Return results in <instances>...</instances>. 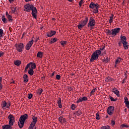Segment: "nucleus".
I'll use <instances>...</instances> for the list:
<instances>
[{
  "instance_id": "nucleus-1",
  "label": "nucleus",
  "mask_w": 129,
  "mask_h": 129,
  "mask_svg": "<svg viewBox=\"0 0 129 129\" xmlns=\"http://www.w3.org/2000/svg\"><path fill=\"white\" fill-rule=\"evenodd\" d=\"M101 54V51H100V50H97L95 51L92 54V55L90 58V62H93L94 61L98 60V57H99V55Z\"/></svg>"
},
{
  "instance_id": "nucleus-2",
  "label": "nucleus",
  "mask_w": 129,
  "mask_h": 129,
  "mask_svg": "<svg viewBox=\"0 0 129 129\" xmlns=\"http://www.w3.org/2000/svg\"><path fill=\"white\" fill-rule=\"evenodd\" d=\"M28 118V114H25L24 115H21L19 121L18 122V125L20 128H22L25 124V120Z\"/></svg>"
},
{
  "instance_id": "nucleus-3",
  "label": "nucleus",
  "mask_w": 129,
  "mask_h": 129,
  "mask_svg": "<svg viewBox=\"0 0 129 129\" xmlns=\"http://www.w3.org/2000/svg\"><path fill=\"white\" fill-rule=\"evenodd\" d=\"M99 7L100 6H99V5H98V4L97 3L95 4L93 2H91L89 5L90 9H92V10H93L94 13L95 14H97V13H98V9Z\"/></svg>"
},
{
  "instance_id": "nucleus-4",
  "label": "nucleus",
  "mask_w": 129,
  "mask_h": 129,
  "mask_svg": "<svg viewBox=\"0 0 129 129\" xmlns=\"http://www.w3.org/2000/svg\"><path fill=\"white\" fill-rule=\"evenodd\" d=\"M121 43L123 44V46L125 50H127L128 49V43L126 42V37L124 36H121Z\"/></svg>"
},
{
  "instance_id": "nucleus-5",
  "label": "nucleus",
  "mask_w": 129,
  "mask_h": 129,
  "mask_svg": "<svg viewBox=\"0 0 129 129\" xmlns=\"http://www.w3.org/2000/svg\"><path fill=\"white\" fill-rule=\"evenodd\" d=\"M32 120L29 127V129L34 128L35 125H36V123H37V121H38V118L35 116H33L32 118Z\"/></svg>"
},
{
  "instance_id": "nucleus-6",
  "label": "nucleus",
  "mask_w": 129,
  "mask_h": 129,
  "mask_svg": "<svg viewBox=\"0 0 129 129\" xmlns=\"http://www.w3.org/2000/svg\"><path fill=\"white\" fill-rule=\"evenodd\" d=\"M95 20L93 19V17H90L89 23H88V27H90V29L92 30L93 29V27L95 26Z\"/></svg>"
},
{
  "instance_id": "nucleus-7",
  "label": "nucleus",
  "mask_w": 129,
  "mask_h": 129,
  "mask_svg": "<svg viewBox=\"0 0 129 129\" xmlns=\"http://www.w3.org/2000/svg\"><path fill=\"white\" fill-rule=\"evenodd\" d=\"M37 64L33 62H30L25 67V71H27L28 68H31V69H36Z\"/></svg>"
},
{
  "instance_id": "nucleus-8",
  "label": "nucleus",
  "mask_w": 129,
  "mask_h": 129,
  "mask_svg": "<svg viewBox=\"0 0 129 129\" xmlns=\"http://www.w3.org/2000/svg\"><path fill=\"white\" fill-rule=\"evenodd\" d=\"M8 119H9L10 125H14V123H15V116H14V115L10 114L8 116Z\"/></svg>"
},
{
  "instance_id": "nucleus-9",
  "label": "nucleus",
  "mask_w": 129,
  "mask_h": 129,
  "mask_svg": "<svg viewBox=\"0 0 129 129\" xmlns=\"http://www.w3.org/2000/svg\"><path fill=\"white\" fill-rule=\"evenodd\" d=\"M31 11H32L31 15H32L33 18L37 19V16L38 15V10H37V8L33 7Z\"/></svg>"
},
{
  "instance_id": "nucleus-10",
  "label": "nucleus",
  "mask_w": 129,
  "mask_h": 129,
  "mask_svg": "<svg viewBox=\"0 0 129 129\" xmlns=\"http://www.w3.org/2000/svg\"><path fill=\"white\" fill-rule=\"evenodd\" d=\"M15 46L18 52H22L24 50V44L22 43L15 45Z\"/></svg>"
},
{
  "instance_id": "nucleus-11",
  "label": "nucleus",
  "mask_w": 129,
  "mask_h": 129,
  "mask_svg": "<svg viewBox=\"0 0 129 129\" xmlns=\"http://www.w3.org/2000/svg\"><path fill=\"white\" fill-rule=\"evenodd\" d=\"M34 8V6L31 5V4H26L25 6H24V10L25 12H30L31 11V10Z\"/></svg>"
},
{
  "instance_id": "nucleus-12",
  "label": "nucleus",
  "mask_w": 129,
  "mask_h": 129,
  "mask_svg": "<svg viewBox=\"0 0 129 129\" xmlns=\"http://www.w3.org/2000/svg\"><path fill=\"white\" fill-rule=\"evenodd\" d=\"M112 36L113 37H115L118 33L120 31V28H116L113 29H112Z\"/></svg>"
},
{
  "instance_id": "nucleus-13",
  "label": "nucleus",
  "mask_w": 129,
  "mask_h": 129,
  "mask_svg": "<svg viewBox=\"0 0 129 129\" xmlns=\"http://www.w3.org/2000/svg\"><path fill=\"white\" fill-rule=\"evenodd\" d=\"M114 112V107L112 106H109L107 109V113L109 115H112Z\"/></svg>"
},
{
  "instance_id": "nucleus-14",
  "label": "nucleus",
  "mask_w": 129,
  "mask_h": 129,
  "mask_svg": "<svg viewBox=\"0 0 129 129\" xmlns=\"http://www.w3.org/2000/svg\"><path fill=\"white\" fill-rule=\"evenodd\" d=\"M2 108L3 109H7V108H10V106H11V103H7V102L5 101H2Z\"/></svg>"
},
{
  "instance_id": "nucleus-15",
  "label": "nucleus",
  "mask_w": 129,
  "mask_h": 129,
  "mask_svg": "<svg viewBox=\"0 0 129 129\" xmlns=\"http://www.w3.org/2000/svg\"><path fill=\"white\" fill-rule=\"evenodd\" d=\"M33 43H34V40L32 39L31 41H29V42L27 44L26 46V50H30L32 45H33Z\"/></svg>"
},
{
  "instance_id": "nucleus-16",
  "label": "nucleus",
  "mask_w": 129,
  "mask_h": 129,
  "mask_svg": "<svg viewBox=\"0 0 129 129\" xmlns=\"http://www.w3.org/2000/svg\"><path fill=\"white\" fill-rule=\"evenodd\" d=\"M86 100H87V98L86 97H80L79 98V99L77 101V103L82 102V101H86Z\"/></svg>"
},
{
  "instance_id": "nucleus-17",
  "label": "nucleus",
  "mask_w": 129,
  "mask_h": 129,
  "mask_svg": "<svg viewBox=\"0 0 129 129\" xmlns=\"http://www.w3.org/2000/svg\"><path fill=\"white\" fill-rule=\"evenodd\" d=\"M56 35V31H51L50 32H49L48 33H47V37H53V36Z\"/></svg>"
},
{
  "instance_id": "nucleus-18",
  "label": "nucleus",
  "mask_w": 129,
  "mask_h": 129,
  "mask_svg": "<svg viewBox=\"0 0 129 129\" xmlns=\"http://www.w3.org/2000/svg\"><path fill=\"white\" fill-rule=\"evenodd\" d=\"M124 103L125 104V106L127 107V108H129V102H128V99H127V97H124Z\"/></svg>"
},
{
  "instance_id": "nucleus-19",
  "label": "nucleus",
  "mask_w": 129,
  "mask_h": 129,
  "mask_svg": "<svg viewBox=\"0 0 129 129\" xmlns=\"http://www.w3.org/2000/svg\"><path fill=\"white\" fill-rule=\"evenodd\" d=\"M87 23H88V17H86L84 21L81 22V24L83 25L84 27L87 24Z\"/></svg>"
},
{
  "instance_id": "nucleus-20",
  "label": "nucleus",
  "mask_w": 129,
  "mask_h": 129,
  "mask_svg": "<svg viewBox=\"0 0 129 129\" xmlns=\"http://www.w3.org/2000/svg\"><path fill=\"white\" fill-rule=\"evenodd\" d=\"M113 92L115 94H116V95H117V97H119V91L117 89L114 88L113 89Z\"/></svg>"
},
{
  "instance_id": "nucleus-21",
  "label": "nucleus",
  "mask_w": 129,
  "mask_h": 129,
  "mask_svg": "<svg viewBox=\"0 0 129 129\" xmlns=\"http://www.w3.org/2000/svg\"><path fill=\"white\" fill-rule=\"evenodd\" d=\"M6 16L9 22H13V17L11 16L10 14H9V13L6 12Z\"/></svg>"
},
{
  "instance_id": "nucleus-22",
  "label": "nucleus",
  "mask_w": 129,
  "mask_h": 129,
  "mask_svg": "<svg viewBox=\"0 0 129 129\" xmlns=\"http://www.w3.org/2000/svg\"><path fill=\"white\" fill-rule=\"evenodd\" d=\"M122 61V58L120 57H118L117 58H116L115 61V66H116L117 64H119L120 62H121Z\"/></svg>"
},
{
  "instance_id": "nucleus-23",
  "label": "nucleus",
  "mask_w": 129,
  "mask_h": 129,
  "mask_svg": "<svg viewBox=\"0 0 129 129\" xmlns=\"http://www.w3.org/2000/svg\"><path fill=\"white\" fill-rule=\"evenodd\" d=\"M58 121L61 122V123H64L66 120H65V118L60 116L58 118Z\"/></svg>"
},
{
  "instance_id": "nucleus-24",
  "label": "nucleus",
  "mask_w": 129,
  "mask_h": 129,
  "mask_svg": "<svg viewBox=\"0 0 129 129\" xmlns=\"http://www.w3.org/2000/svg\"><path fill=\"white\" fill-rule=\"evenodd\" d=\"M44 53L42 52L41 51H39L37 54V57L38 58H43V55Z\"/></svg>"
},
{
  "instance_id": "nucleus-25",
  "label": "nucleus",
  "mask_w": 129,
  "mask_h": 129,
  "mask_svg": "<svg viewBox=\"0 0 129 129\" xmlns=\"http://www.w3.org/2000/svg\"><path fill=\"white\" fill-rule=\"evenodd\" d=\"M28 74H29V75H30L31 76H32V75H33L34 74V69H31V68H29V70H28Z\"/></svg>"
},
{
  "instance_id": "nucleus-26",
  "label": "nucleus",
  "mask_w": 129,
  "mask_h": 129,
  "mask_svg": "<svg viewBox=\"0 0 129 129\" xmlns=\"http://www.w3.org/2000/svg\"><path fill=\"white\" fill-rule=\"evenodd\" d=\"M57 104L59 108H62V103H61V98H59L57 101Z\"/></svg>"
},
{
  "instance_id": "nucleus-27",
  "label": "nucleus",
  "mask_w": 129,
  "mask_h": 129,
  "mask_svg": "<svg viewBox=\"0 0 129 129\" xmlns=\"http://www.w3.org/2000/svg\"><path fill=\"white\" fill-rule=\"evenodd\" d=\"M55 42H57V38H53L50 39L49 43L50 44H53L55 43Z\"/></svg>"
},
{
  "instance_id": "nucleus-28",
  "label": "nucleus",
  "mask_w": 129,
  "mask_h": 129,
  "mask_svg": "<svg viewBox=\"0 0 129 129\" xmlns=\"http://www.w3.org/2000/svg\"><path fill=\"white\" fill-rule=\"evenodd\" d=\"M21 63H22V62L20 60H16L14 61V64L16 66H20V65H21Z\"/></svg>"
},
{
  "instance_id": "nucleus-29",
  "label": "nucleus",
  "mask_w": 129,
  "mask_h": 129,
  "mask_svg": "<svg viewBox=\"0 0 129 129\" xmlns=\"http://www.w3.org/2000/svg\"><path fill=\"white\" fill-rule=\"evenodd\" d=\"M23 78H24V82H28V81L29 80V79L28 78V75H27L26 74L24 75Z\"/></svg>"
},
{
  "instance_id": "nucleus-30",
  "label": "nucleus",
  "mask_w": 129,
  "mask_h": 129,
  "mask_svg": "<svg viewBox=\"0 0 129 129\" xmlns=\"http://www.w3.org/2000/svg\"><path fill=\"white\" fill-rule=\"evenodd\" d=\"M12 125H5L3 126V129H11V126H12Z\"/></svg>"
},
{
  "instance_id": "nucleus-31",
  "label": "nucleus",
  "mask_w": 129,
  "mask_h": 129,
  "mask_svg": "<svg viewBox=\"0 0 129 129\" xmlns=\"http://www.w3.org/2000/svg\"><path fill=\"white\" fill-rule=\"evenodd\" d=\"M113 17H114V15L113 14H111V16L110 17V19L109 20V23L110 24H111V23H112L113 22Z\"/></svg>"
},
{
  "instance_id": "nucleus-32",
  "label": "nucleus",
  "mask_w": 129,
  "mask_h": 129,
  "mask_svg": "<svg viewBox=\"0 0 129 129\" xmlns=\"http://www.w3.org/2000/svg\"><path fill=\"white\" fill-rule=\"evenodd\" d=\"M96 88H94V89H93L92 91H91V93H90V96H91V95H93V94H94V93H95V91H96Z\"/></svg>"
},
{
  "instance_id": "nucleus-33",
  "label": "nucleus",
  "mask_w": 129,
  "mask_h": 129,
  "mask_svg": "<svg viewBox=\"0 0 129 129\" xmlns=\"http://www.w3.org/2000/svg\"><path fill=\"white\" fill-rule=\"evenodd\" d=\"M11 10H12V13L13 14H15V13H16V7H11Z\"/></svg>"
},
{
  "instance_id": "nucleus-34",
  "label": "nucleus",
  "mask_w": 129,
  "mask_h": 129,
  "mask_svg": "<svg viewBox=\"0 0 129 129\" xmlns=\"http://www.w3.org/2000/svg\"><path fill=\"white\" fill-rule=\"evenodd\" d=\"M4 34V30L2 29H0V39L3 37Z\"/></svg>"
},
{
  "instance_id": "nucleus-35",
  "label": "nucleus",
  "mask_w": 129,
  "mask_h": 129,
  "mask_svg": "<svg viewBox=\"0 0 129 129\" xmlns=\"http://www.w3.org/2000/svg\"><path fill=\"white\" fill-rule=\"evenodd\" d=\"M67 43V41H61L60 44L62 45V46H65Z\"/></svg>"
},
{
  "instance_id": "nucleus-36",
  "label": "nucleus",
  "mask_w": 129,
  "mask_h": 129,
  "mask_svg": "<svg viewBox=\"0 0 129 129\" xmlns=\"http://www.w3.org/2000/svg\"><path fill=\"white\" fill-rule=\"evenodd\" d=\"M43 92V89H39L37 92L38 94L39 95H41L42 94V93Z\"/></svg>"
},
{
  "instance_id": "nucleus-37",
  "label": "nucleus",
  "mask_w": 129,
  "mask_h": 129,
  "mask_svg": "<svg viewBox=\"0 0 129 129\" xmlns=\"http://www.w3.org/2000/svg\"><path fill=\"white\" fill-rule=\"evenodd\" d=\"M83 27H84V26L81 23V24L78 25V28L80 30H81L82 29V28H83Z\"/></svg>"
},
{
  "instance_id": "nucleus-38",
  "label": "nucleus",
  "mask_w": 129,
  "mask_h": 129,
  "mask_svg": "<svg viewBox=\"0 0 129 129\" xmlns=\"http://www.w3.org/2000/svg\"><path fill=\"white\" fill-rule=\"evenodd\" d=\"M71 108L73 110H74L75 108H76V106H75V104H72Z\"/></svg>"
},
{
  "instance_id": "nucleus-39",
  "label": "nucleus",
  "mask_w": 129,
  "mask_h": 129,
  "mask_svg": "<svg viewBox=\"0 0 129 129\" xmlns=\"http://www.w3.org/2000/svg\"><path fill=\"white\" fill-rule=\"evenodd\" d=\"M110 127L108 125L107 126H103L101 127V129H109Z\"/></svg>"
},
{
  "instance_id": "nucleus-40",
  "label": "nucleus",
  "mask_w": 129,
  "mask_h": 129,
  "mask_svg": "<svg viewBox=\"0 0 129 129\" xmlns=\"http://www.w3.org/2000/svg\"><path fill=\"white\" fill-rule=\"evenodd\" d=\"M107 34H108V35H112V30H107V32H106Z\"/></svg>"
},
{
  "instance_id": "nucleus-41",
  "label": "nucleus",
  "mask_w": 129,
  "mask_h": 129,
  "mask_svg": "<svg viewBox=\"0 0 129 129\" xmlns=\"http://www.w3.org/2000/svg\"><path fill=\"white\" fill-rule=\"evenodd\" d=\"M83 4H84V2H83V0H81L79 2V6L80 7H82V5H83Z\"/></svg>"
},
{
  "instance_id": "nucleus-42",
  "label": "nucleus",
  "mask_w": 129,
  "mask_h": 129,
  "mask_svg": "<svg viewBox=\"0 0 129 129\" xmlns=\"http://www.w3.org/2000/svg\"><path fill=\"white\" fill-rule=\"evenodd\" d=\"M109 61V59H108V57H106V58H104L103 59V62H105V63H107Z\"/></svg>"
},
{
  "instance_id": "nucleus-43",
  "label": "nucleus",
  "mask_w": 129,
  "mask_h": 129,
  "mask_svg": "<svg viewBox=\"0 0 129 129\" xmlns=\"http://www.w3.org/2000/svg\"><path fill=\"white\" fill-rule=\"evenodd\" d=\"M109 98L111 100V101H116L117 99H114L113 97L110 96Z\"/></svg>"
},
{
  "instance_id": "nucleus-44",
  "label": "nucleus",
  "mask_w": 129,
  "mask_h": 129,
  "mask_svg": "<svg viewBox=\"0 0 129 129\" xmlns=\"http://www.w3.org/2000/svg\"><path fill=\"white\" fill-rule=\"evenodd\" d=\"M81 114H82V113L81 112V110H79L77 112V115L79 116V115H81Z\"/></svg>"
},
{
  "instance_id": "nucleus-45",
  "label": "nucleus",
  "mask_w": 129,
  "mask_h": 129,
  "mask_svg": "<svg viewBox=\"0 0 129 129\" xmlns=\"http://www.w3.org/2000/svg\"><path fill=\"white\" fill-rule=\"evenodd\" d=\"M3 88V86H2V77H0V90H1Z\"/></svg>"
},
{
  "instance_id": "nucleus-46",
  "label": "nucleus",
  "mask_w": 129,
  "mask_h": 129,
  "mask_svg": "<svg viewBox=\"0 0 129 129\" xmlns=\"http://www.w3.org/2000/svg\"><path fill=\"white\" fill-rule=\"evenodd\" d=\"M56 78L57 80H60V79L61 78V76L59 75H57L56 76Z\"/></svg>"
},
{
  "instance_id": "nucleus-47",
  "label": "nucleus",
  "mask_w": 129,
  "mask_h": 129,
  "mask_svg": "<svg viewBox=\"0 0 129 129\" xmlns=\"http://www.w3.org/2000/svg\"><path fill=\"white\" fill-rule=\"evenodd\" d=\"M29 99H31L33 97V95L32 94H29L28 95Z\"/></svg>"
},
{
  "instance_id": "nucleus-48",
  "label": "nucleus",
  "mask_w": 129,
  "mask_h": 129,
  "mask_svg": "<svg viewBox=\"0 0 129 129\" xmlns=\"http://www.w3.org/2000/svg\"><path fill=\"white\" fill-rule=\"evenodd\" d=\"M100 117H99V114H98V113L96 114V119H100Z\"/></svg>"
},
{
  "instance_id": "nucleus-49",
  "label": "nucleus",
  "mask_w": 129,
  "mask_h": 129,
  "mask_svg": "<svg viewBox=\"0 0 129 129\" xmlns=\"http://www.w3.org/2000/svg\"><path fill=\"white\" fill-rule=\"evenodd\" d=\"M121 126H122V127H128L127 125L124 124H122V125H121Z\"/></svg>"
},
{
  "instance_id": "nucleus-50",
  "label": "nucleus",
  "mask_w": 129,
  "mask_h": 129,
  "mask_svg": "<svg viewBox=\"0 0 129 129\" xmlns=\"http://www.w3.org/2000/svg\"><path fill=\"white\" fill-rule=\"evenodd\" d=\"M2 21L4 23H7V19L6 18H3Z\"/></svg>"
},
{
  "instance_id": "nucleus-51",
  "label": "nucleus",
  "mask_w": 129,
  "mask_h": 129,
  "mask_svg": "<svg viewBox=\"0 0 129 129\" xmlns=\"http://www.w3.org/2000/svg\"><path fill=\"white\" fill-rule=\"evenodd\" d=\"M111 125H114L115 124V122H114L113 120H112L111 122Z\"/></svg>"
},
{
  "instance_id": "nucleus-52",
  "label": "nucleus",
  "mask_w": 129,
  "mask_h": 129,
  "mask_svg": "<svg viewBox=\"0 0 129 129\" xmlns=\"http://www.w3.org/2000/svg\"><path fill=\"white\" fill-rule=\"evenodd\" d=\"M104 46H103L102 47L100 48V51H102V50H104Z\"/></svg>"
},
{
  "instance_id": "nucleus-53",
  "label": "nucleus",
  "mask_w": 129,
  "mask_h": 129,
  "mask_svg": "<svg viewBox=\"0 0 129 129\" xmlns=\"http://www.w3.org/2000/svg\"><path fill=\"white\" fill-rule=\"evenodd\" d=\"M4 52H0V57H2V56H4Z\"/></svg>"
},
{
  "instance_id": "nucleus-54",
  "label": "nucleus",
  "mask_w": 129,
  "mask_h": 129,
  "mask_svg": "<svg viewBox=\"0 0 129 129\" xmlns=\"http://www.w3.org/2000/svg\"><path fill=\"white\" fill-rule=\"evenodd\" d=\"M15 1H16V0H9V2L11 3H13V2H15Z\"/></svg>"
},
{
  "instance_id": "nucleus-55",
  "label": "nucleus",
  "mask_w": 129,
  "mask_h": 129,
  "mask_svg": "<svg viewBox=\"0 0 129 129\" xmlns=\"http://www.w3.org/2000/svg\"><path fill=\"white\" fill-rule=\"evenodd\" d=\"M110 79V78L108 77V78H107L106 81H109Z\"/></svg>"
},
{
  "instance_id": "nucleus-56",
  "label": "nucleus",
  "mask_w": 129,
  "mask_h": 129,
  "mask_svg": "<svg viewBox=\"0 0 129 129\" xmlns=\"http://www.w3.org/2000/svg\"><path fill=\"white\" fill-rule=\"evenodd\" d=\"M38 40H39V38H36V39H35V42H38Z\"/></svg>"
},
{
  "instance_id": "nucleus-57",
  "label": "nucleus",
  "mask_w": 129,
  "mask_h": 129,
  "mask_svg": "<svg viewBox=\"0 0 129 129\" xmlns=\"http://www.w3.org/2000/svg\"><path fill=\"white\" fill-rule=\"evenodd\" d=\"M16 82H15V81H12L10 83H13L14 84H15Z\"/></svg>"
},
{
  "instance_id": "nucleus-58",
  "label": "nucleus",
  "mask_w": 129,
  "mask_h": 129,
  "mask_svg": "<svg viewBox=\"0 0 129 129\" xmlns=\"http://www.w3.org/2000/svg\"><path fill=\"white\" fill-rule=\"evenodd\" d=\"M69 2H72V0H68Z\"/></svg>"
},
{
  "instance_id": "nucleus-59",
  "label": "nucleus",
  "mask_w": 129,
  "mask_h": 129,
  "mask_svg": "<svg viewBox=\"0 0 129 129\" xmlns=\"http://www.w3.org/2000/svg\"><path fill=\"white\" fill-rule=\"evenodd\" d=\"M52 76H54V73H52Z\"/></svg>"
},
{
  "instance_id": "nucleus-60",
  "label": "nucleus",
  "mask_w": 129,
  "mask_h": 129,
  "mask_svg": "<svg viewBox=\"0 0 129 129\" xmlns=\"http://www.w3.org/2000/svg\"><path fill=\"white\" fill-rule=\"evenodd\" d=\"M119 46H120V43H119Z\"/></svg>"
},
{
  "instance_id": "nucleus-61",
  "label": "nucleus",
  "mask_w": 129,
  "mask_h": 129,
  "mask_svg": "<svg viewBox=\"0 0 129 129\" xmlns=\"http://www.w3.org/2000/svg\"><path fill=\"white\" fill-rule=\"evenodd\" d=\"M128 27H129V23H128Z\"/></svg>"
}]
</instances>
